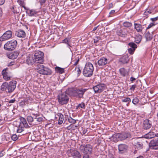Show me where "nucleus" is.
Returning a JSON list of instances; mask_svg holds the SVG:
<instances>
[{
	"instance_id": "f257e3e1",
	"label": "nucleus",
	"mask_w": 158,
	"mask_h": 158,
	"mask_svg": "<svg viewBox=\"0 0 158 158\" xmlns=\"http://www.w3.org/2000/svg\"><path fill=\"white\" fill-rule=\"evenodd\" d=\"M112 138H113L114 141H117L118 140L117 138L121 140H123L131 138V135L129 132H124L114 134L113 135Z\"/></svg>"
},
{
	"instance_id": "f03ea898",
	"label": "nucleus",
	"mask_w": 158,
	"mask_h": 158,
	"mask_svg": "<svg viewBox=\"0 0 158 158\" xmlns=\"http://www.w3.org/2000/svg\"><path fill=\"white\" fill-rule=\"evenodd\" d=\"M94 70L93 64L90 63H87L83 69V73L86 77H90L93 74Z\"/></svg>"
},
{
	"instance_id": "7ed1b4c3",
	"label": "nucleus",
	"mask_w": 158,
	"mask_h": 158,
	"mask_svg": "<svg viewBox=\"0 0 158 158\" xmlns=\"http://www.w3.org/2000/svg\"><path fill=\"white\" fill-rule=\"evenodd\" d=\"M36 69L37 72L40 74L46 75H50L52 74L51 70L43 64L38 65Z\"/></svg>"
},
{
	"instance_id": "20e7f679",
	"label": "nucleus",
	"mask_w": 158,
	"mask_h": 158,
	"mask_svg": "<svg viewBox=\"0 0 158 158\" xmlns=\"http://www.w3.org/2000/svg\"><path fill=\"white\" fill-rule=\"evenodd\" d=\"M79 149L84 154V155L89 156L93 152V146L89 144H82L80 146Z\"/></svg>"
},
{
	"instance_id": "39448f33",
	"label": "nucleus",
	"mask_w": 158,
	"mask_h": 158,
	"mask_svg": "<svg viewBox=\"0 0 158 158\" xmlns=\"http://www.w3.org/2000/svg\"><path fill=\"white\" fill-rule=\"evenodd\" d=\"M59 103L61 105L67 104L69 100V96L64 92L59 94L57 96Z\"/></svg>"
},
{
	"instance_id": "423d86ee",
	"label": "nucleus",
	"mask_w": 158,
	"mask_h": 158,
	"mask_svg": "<svg viewBox=\"0 0 158 158\" xmlns=\"http://www.w3.org/2000/svg\"><path fill=\"white\" fill-rule=\"evenodd\" d=\"M17 44L16 40H12L7 42L4 45V48L5 50L12 51L16 48Z\"/></svg>"
},
{
	"instance_id": "0eeeda50",
	"label": "nucleus",
	"mask_w": 158,
	"mask_h": 158,
	"mask_svg": "<svg viewBox=\"0 0 158 158\" xmlns=\"http://www.w3.org/2000/svg\"><path fill=\"white\" fill-rule=\"evenodd\" d=\"M34 58L36 64H42L44 61V53L40 51L36 52L34 55Z\"/></svg>"
},
{
	"instance_id": "6e6552de",
	"label": "nucleus",
	"mask_w": 158,
	"mask_h": 158,
	"mask_svg": "<svg viewBox=\"0 0 158 158\" xmlns=\"http://www.w3.org/2000/svg\"><path fill=\"white\" fill-rule=\"evenodd\" d=\"M132 143L136 150L141 149L143 148V144L142 142L139 140V138H133L132 140Z\"/></svg>"
},
{
	"instance_id": "1a4fd4ad",
	"label": "nucleus",
	"mask_w": 158,
	"mask_h": 158,
	"mask_svg": "<svg viewBox=\"0 0 158 158\" xmlns=\"http://www.w3.org/2000/svg\"><path fill=\"white\" fill-rule=\"evenodd\" d=\"M87 90L84 88L76 89L75 97L78 98H83V95Z\"/></svg>"
},
{
	"instance_id": "9d476101",
	"label": "nucleus",
	"mask_w": 158,
	"mask_h": 158,
	"mask_svg": "<svg viewBox=\"0 0 158 158\" xmlns=\"http://www.w3.org/2000/svg\"><path fill=\"white\" fill-rule=\"evenodd\" d=\"M106 88V85L103 84H98L93 87L95 93H100L102 92Z\"/></svg>"
},
{
	"instance_id": "9b49d317",
	"label": "nucleus",
	"mask_w": 158,
	"mask_h": 158,
	"mask_svg": "<svg viewBox=\"0 0 158 158\" xmlns=\"http://www.w3.org/2000/svg\"><path fill=\"white\" fill-rule=\"evenodd\" d=\"M149 147L152 149H158V138H155L152 140L149 143Z\"/></svg>"
},
{
	"instance_id": "f8f14e48",
	"label": "nucleus",
	"mask_w": 158,
	"mask_h": 158,
	"mask_svg": "<svg viewBox=\"0 0 158 158\" xmlns=\"http://www.w3.org/2000/svg\"><path fill=\"white\" fill-rule=\"evenodd\" d=\"M12 31L10 30H8L6 31L3 35L0 37V41H4L10 38L12 36Z\"/></svg>"
},
{
	"instance_id": "ddd939ff",
	"label": "nucleus",
	"mask_w": 158,
	"mask_h": 158,
	"mask_svg": "<svg viewBox=\"0 0 158 158\" xmlns=\"http://www.w3.org/2000/svg\"><path fill=\"white\" fill-rule=\"evenodd\" d=\"M68 154L69 157H76L77 158H80L81 155L80 153L77 150L71 149L68 151Z\"/></svg>"
},
{
	"instance_id": "4468645a",
	"label": "nucleus",
	"mask_w": 158,
	"mask_h": 158,
	"mask_svg": "<svg viewBox=\"0 0 158 158\" xmlns=\"http://www.w3.org/2000/svg\"><path fill=\"white\" fill-rule=\"evenodd\" d=\"M16 81H10L8 84L7 89L8 93L13 92L16 88Z\"/></svg>"
},
{
	"instance_id": "2eb2a0df",
	"label": "nucleus",
	"mask_w": 158,
	"mask_h": 158,
	"mask_svg": "<svg viewBox=\"0 0 158 158\" xmlns=\"http://www.w3.org/2000/svg\"><path fill=\"white\" fill-rule=\"evenodd\" d=\"M8 68H6L3 69L2 72L3 75V78L6 81H9L10 80L11 76H10V73L8 71Z\"/></svg>"
},
{
	"instance_id": "dca6fc26",
	"label": "nucleus",
	"mask_w": 158,
	"mask_h": 158,
	"mask_svg": "<svg viewBox=\"0 0 158 158\" xmlns=\"http://www.w3.org/2000/svg\"><path fill=\"white\" fill-rule=\"evenodd\" d=\"M152 126L151 121L148 119H146L143 122V128L144 130L149 129Z\"/></svg>"
},
{
	"instance_id": "f3484780",
	"label": "nucleus",
	"mask_w": 158,
	"mask_h": 158,
	"mask_svg": "<svg viewBox=\"0 0 158 158\" xmlns=\"http://www.w3.org/2000/svg\"><path fill=\"white\" fill-rule=\"evenodd\" d=\"M118 147L119 152L121 153L126 152L128 148V146L124 144H121L118 145Z\"/></svg>"
},
{
	"instance_id": "a211bd4d",
	"label": "nucleus",
	"mask_w": 158,
	"mask_h": 158,
	"mask_svg": "<svg viewBox=\"0 0 158 158\" xmlns=\"http://www.w3.org/2000/svg\"><path fill=\"white\" fill-rule=\"evenodd\" d=\"M19 51H15L14 52H11L7 54L8 57L11 59H14L16 58L19 54Z\"/></svg>"
},
{
	"instance_id": "6ab92c4d",
	"label": "nucleus",
	"mask_w": 158,
	"mask_h": 158,
	"mask_svg": "<svg viewBox=\"0 0 158 158\" xmlns=\"http://www.w3.org/2000/svg\"><path fill=\"white\" fill-rule=\"evenodd\" d=\"M26 62L29 65H32L35 64H36L34 57L32 56H28L27 57Z\"/></svg>"
},
{
	"instance_id": "aec40b11",
	"label": "nucleus",
	"mask_w": 158,
	"mask_h": 158,
	"mask_svg": "<svg viewBox=\"0 0 158 158\" xmlns=\"http://www.w3.org/2000/svg\"><path fill=\"white\" fill-rule=\"evenodd\" d=\"M33 116H27V119L29 123V124L31 125H35V124L34 123V120L35 119V118H36L35 116V114H32Z\"/></svg>"
},
{
	"instance_id": "412c9836",
	"label": "nucleus",
	"mask_w": 158,
	"mask_h": 158,
	"mask_svg": "<svg viewBox=\"0 0 158 158\" xmlns=\"http://www.w3.org/2000/svg\"><path fill=\"white\" fill-rule=\"evenodd\" d=\"M127 31L126 29H118L116 31L117 34L121 37H125L127 34Z\"/></svg>"
},
{
	"instance_id": "4be33fe9",
	"label": "nucleus",
	"mask_w": 158,
	"mask_h": 158,
	"mask_svg": "<svg viewBox=\"0 0 158 158\" xmlns=\"http://www.w3.org/2000/svg\"><path fill=\"white\" fill-rule=\"evenodd\" d=\"M76 89L69 88L64 92L70 96H75Z\"/></svg>"
},
{
	"instance_id": "5701e85b",
	"label": "nucleus",
	"mask_w": 158,
	"mask_h": 158,
	"mask_svg": "<svg viewBox=\"0 0 158 158\" xmlns=\"http://www.w3.org/2000/svg\"><path fill=\"white\" fill-rule=\"evenodd\" d=\"M15 35L18 37L24 38L25 36L26 33L23 30H19L15 31Z\"/></svg>"
},
{
	"instance_id": "b1692460",
	"label": "nucleus",
	"mask_w": 158,
	"mask_h": 158,
	"mask_svg": "<svg viewBox=\"0 0 158 158\" xmlns=\"http://www.w3.org/2000/svg\"><path fill=\"white\" fill-rule=\"evenodd\" d=\"M55 118L57 119L58 118V124H61L63 122L64 118L63 115L60 113H58V114L55 115Z\"/></svg>"
},
{
	"instance_id": "393cba45",
	"label": "nucleus",
	"mask_w": 158,
	"mask_h": 158,
	"mask_svg": "<svg viewBox=\"0 0 158 158\" xmlns=\"http://www.w3.org/2000/svg\"><path fill=\"white\" fill-rule=\"evenodd\" d=\"M135 29L138 32H141L144 28V26L140 24L135 23L134 24Z\"/></svg>"
},
{
	"instance_id": "a878e982",
	"label": "nucleus",
	"mask_w": 158,
	"mask_h": 158,
	"mask_svg": "<svg viewBox=\"0 0 158 158\" xmlns=\"http://www.w3.org/2000/svg\"><path fill=\"white\" fill-rule=\"evenodd\" d=\"M19 124L21 125V126H22L25 128H27L29 127L28 125V124L26 119L23 117H21L20 118Z\"/></svg>"
},
{
	"instance_id": "bb28decb",
	"label": "nucleus",
	"mask_w": 158,
	"mask_h": 158,
	"mask_svg": "<svg viewBox=\"0 0 158 158\" xmlns=\"http://www.w3.org/2000/svg\"><path fill=\"white\" fill-rule=\"evenodd\" d=\"M107 60L106 58L103 57L98 61V64L99 66H103L107 64Z\"/></svg>"
},
{
	"instance_id": "cd10ccee",
	"label": "nucleus",
	"mask_w": 158,
	"mask_h": 158,
	"mask_svg": "<svg viewBox=\"0 0 158 158\" xmlns=\"http://www.w3.org/2000/svg\"><path fill=\"white\" fill-rule=\"evenodd\" d=\"M129 61L128 56L127 55H125L119 59V61L123 64L127 63Z\"/></svg>"
},
{
	"instance_id": "c85d7f7f",
	"label": "nucleus",
	"mask_w": 158,
	"mask_h": 158,
	"mask_svg": "<svg viewBox=\"0 0 158 158\" xmlns=\"http://www.w3.org/2000/svg\"><path fill=\"white\" fill-rule=\"evenodd\" d=\"M26 13L30 16H32L36 15L37 12H36L35 10L32 9L29 10L28 8H27V9H26Z\"/></svg>"
},
{
	"instance_id": "c756f323",
	"label": "nucleus",
	"mask_w": 158,
	"mask_h": 158,
	"mask_svg": "<svg viewBox=\"0 0 158 158\" xmlns=\"http://www.w3.org/2000/svg\"><path fill=\"white\" fill-rule=\"evenodd\" d=\"M156 136V135L154 132L150 131L144 135V137L146 139H151Z\"/></svg>"
},
{
	"instance_id": "7c9ffc66",
	"label": "nucleus",
	"mask_w": 158,
	"mask_h": 158,
	"mask_svg": "<svg viewBox=\"0 0 158 158\" xmlns=\"http://www.w3.org/2000/svg\"><path fill=\"white\" fill-rule=\"evenodd\" d=\"M35 116L36 118H35L34 120V123L35 125L38 124L39 123L41 122L43 120V118L42 117H39V115L37 114H35Z\"/></svg>"
},
{
	"instance_id": "2f4dec72",
	"label": "nucleus",
	"mask_w": 158,
	"mask_h": 158,
	"mask_svg": "<svg viewBox=\"0 0 158 158\" xmlns=\"http://www.w3.org/2000/svg\"><path fill=\"white\" fill-rule=\"evenodd\" d=\"M17 2L21 8H23L25 10L27 9V7L26 6V2L24 0H18Z\"/></svg>"
},
{
	"instance_id": "473e14b6",
	"label": "nucleus",
	"mask_w": 158,
	"mask_h": 158,
	"mask_svg": "<svg viewBox=\"0 0 158 158\" xmlns=\"http://www.w3.org/2000/svg\"><path fill=\"white\" fill-rule=\"evenodd\" d=\"M119 72L121 75L123 77H125L128 74L127 70L123 68L119 69Z\"/></svg>"
},
{
	"instance_id": "72a5a7b5",
	"label": "nucleus",
	"mask_w": 158,
	"mask_h": 158,
	"mask_svg": "<svg viewBox=\"0 0 158 158\" xmlns=\"http://www.w3.org/2000/svg\"><path fill=\"white\" fill-rule=\"evenodd\" d=\"M135 42L137 44L140 43L142 39V36L139 34H138L135 35Z\"/></svg>"
},
{
	"instance_id": "f704fd0d",
	"label": "nucleus",
	"mask_w": 158,
	"mask_h": 158,
	"mask_svg": "<svg viewBox=\"0 0 158 158\" xmlns=\"http://www.w3.org/2000/svg\"><path fill=\"white\" fill-rule=\"evenodd\" d=\"M25 128L23 127L22 126H21V125L19 124V127L18 128V129L17 130V133H22V135H23L25 134V133H23V131L24 130V129Z\"/></svg>"
},
{
	"instance_id": "c9c22d12",
	"label": "nucleus",
	"mask_w": 158,
	"mask_h": 158,
	"mask_svg": "<svg viewBox=\"0 0 158 158\" xmlns=\"http://www.w3.org/2000/svg\"><path fill=\"white\" fill-rule=\"evenodd\" d=\"M145 36L147 41L150 40L152 38V35L149 32H148L145 34Z\"/></svg>"
},
{
	"instance_id": "e433bc0d",
	"label": "nucleus",
	"mask_w": 158,
	"mask_h": 158,
	"mask_svg": "<svg viewBox=\"0 0 158 158\" xmlns=\"http://www.w3.org/2000/svg\"><path fill=\"white\" fill-rule=\"evenodd\" d=\"M8 87V83L6 82L3 83L1 86V90L2 91H5Z\"/></svg>"
},
{
	"instance_id": "4c0bfd02",
	"label": "nucleus",
	"mask_w": 158,
	"mask_h": 158,
	"mask_svg": "<svg viewBox=\"0 0 158 158\" xmlns=\"http://www.w3.org/2000/svg\"><path fill=\"white\" fill-rule=\"evenodd\" d=\"M55 70L56 71L60 73H62L64 72V69L61 68L59 67H56L55 68Z\"/></svg>"
},
{
	"instance_id": "58836bf2",
	"label": "nucleus",
	"mask_w": 158,
	"mask_h": 158,
	"mask_svg": "<svg viewBox=\"0 0 158 158\" xmlns=\"http://www.w3.org/2000/svg\"><path fill=\"white\" fill-rule=\"evenodd\" d=\"M123 25L125 27H129L132 26V24L130 22H125L123 23Z\"/></svg>"
},
{
	"instance_id": "ea45409f",
	"label": "nucleus",
	"mask_w": 158,
	"mask_h": 158,
	"mask_svg": "<svg viewBox=\"0 0 158 158\" xmlns=\"http://www.w3.org/2000/svg\"><path fill=\"white\" fill-rule=\"evenodd\" d=\"M128 45L130 47V48L135 49V48H137V45L134 43H129Z\"/></svg>"
},
{
	"instance_id": "a19ab883",
	"label": "nucleus",
	"mask_w": 158,
	"mask_h": 158,
	"mask_svg": "<svg viewBox=\"0 0 158 158\" xmlns=\"http://www.w3.org/2000/svg\"><path fill=\"white\" fill-rule=\"evenodd\" d=\"M70 38L69 37H67L65 38L63 40V42L67 44L69 46V43L70 42Z\"/></svg>"
},
{
	"instance_id": "79ce46f5",
	"label": "nucleus",
	"mask_w": 158,
	"mask_h": 158,
	"mask_svg": "<svg viewBox=\"0 0 158 158\" xmlns=\"http://www.w3.org/2000/svg\"><path fill=\"white\" fill-rule=\"evenodd\" d=\"M139 102V99L136 97H135L132 101V103L135 105H136Z\"/></svg>"
},
{
	"instance_id": "37998d69",
	"label": "nucleus",
	"mask_w": 158,
	"mask_h": 158,
	"mask_svg": "<svg viewBox=\"0 0 158 158\" xmlns=\"http://www.w3.org/2000/svg\"><path fill=\"white\" fill-rule=\"evenodd\" d=\"M68 121L69 123L72 124H75L76 123V120L73 119L71 117H69L68 118Z\"/></svg>"
},
{
	"instance_id": "c03bdc74",
	"label": "nucleus",
	"mask_w": 158,
	"mask_h": 158,
	"mask_svg": "<svg viewBox=\"0 0 158 158\" xmlns=\"http://www.w3.org/2000/svg\"><path fill=\"white\" fill-rule=\"evenodd\" d=\"M80 107L81 108L85 109V104L84 102H82L79 104L77 107L76 108L78 109Z\"/></svg>"
},
{
	"instance_id": "a18cd8bd",
	"label": "nucleus",
	"mask_w": 158,
	"mask_h": 158,
	"mask_svg": "<svg viewBox=\"0 0 158 158\" xmlns=\"http://www.w3.org/2000/svg\"><path fill=\"white\" fill-rule=\"evenodd\" d=\"M101 38L100 36H96L94 39V43H96L98 42V41L101 40Z\"/></svg>"
},
{
	"instance_id": "49530a36",
	"label": "nucleus",
	"mask_w": 158,
	"mask_h": 158,
	"mask_svg": "<svg viewBox=\"0 0 158 158\" xmlns=\"http://www.w3.org/2000/svg\"><path fill=\"white\" fill-rule=\"evenodd\" d=\"M66 129L68 130L73 131L74 130L73 125L72 124L66 127Z\"/></svg>"
},
{
	"instance_id": "de8ad7c7",
	"label": "nucleus",
	"mask_w": 158,
	"mask_h": 158,
	"mask_svg": "<svg viewBox=\"0 0 158 158\" xmlns=\"http://www.w3.org/2000/svg\"><path fill=\"white\" fill-rule=\"evenodd\" d=\"M75 71L76 73H77V77H78L80 75L81 73V71L79 68H75Z\"/></svg>"
},
{
	"instance_id": "09e8293b",
	"label": "nucleus",
	"mask_w": 158,
	"mask_h": 158,
	"mask_svg": "<svg viewBox=\"0 0 158 158\" xmlns=\"http://www.w3.org/2000/svg\"><path fill=\"white\" fill-rule=\"evenodd\" d=\"M122 102H128L129 103L130 102H131V99L127 97L124 99H123L122 100Z\"/></svg>"
},
{
	"instance_id": "8fccbe9b",
	"label": "nucleus",
	"mask_w": 158,
	"mask_h": 158,
	"mask_svg": "<svg viewBox=\"0 0 158 158\" xmlns=\"http://www.w3.org/2000/svg\"><path fill=\"white\" fill-rule=\"evenodd\" d=\"M11 139L13 141H16L18 139V137L16 135L14 134L11 136Z\"/></svg>"
},
{
	"instance_id": "3c124183",
	"label": "nucleus",
	"mask_w": 158,
	"mask_h": 158,
	"mask_svg": "<svg viewBox=\"0 0 158 158\" xmlns=\"http://www.w3.org/2000/svg\"><path fill=\"white\" fill-rule=\"evenodd\" d=\"M135 50V49L129 48L128 49V52L130 54H133Z\"/></svg>"
},
{
	"instance_id": "603ef678",
	"label": "nucleus",
	"mask_w": 158,
	"mask_h": 158,
	"mask_svg": "<svg viewBox=\"0 0 158 158\" xmlns=\"http://www.w3.org/2000/svg\"><path fill=\"white\" fill-rule=\"evenodd\" d=\"M155 25V24L154 23H152L150 24L148 26V27L147 28L146 30L149 29L151 28L152 27L154 26Z\"/></svg>"
},
{
	"instance_id": "864d4df0",
	"label": "nucleus",
	"mask_w": 158,
	"mask_h": 158,
	"mask_svg": "<svg viewBox=\"0 0 158 158\" xmlns=\"http://www.w3.org/2000/svg\"><path fill=\"white\" fill-rule=\"evenodd\" d=\"M150 20L152 21L153 23L158 20V16L154 18H151L150 19Z\"/></svg>"
},
{
	"instance_id": "5fc2aeb1",
	"label": "nucleus",
	"mask_w": 158,
	"mask_h": 158,
	"mask_svg": "<svg viewBox=\"0 0 158 158\" xmlns=\"http://www.w3.org/2000/svg\"><path fill=\"white\" fill-rule=\"evenodd\" d=\"M136 85L134 84L131 86L130 88V89L131 90H132L134 91L136 88Z\"/></svg>"
},
{
	"instance_id": "6e6d98bb",
	"label": "nucleus",
	"mask_w": 158,
	"mask_h": 158,
	"mask_svg": "<svg viewBox=\"0 0 158 158\" xmlns=\"http://www.w3.org/2000/svg\"><path fill=\"white\" fill-rule=\"evenodd\" d=\"M16 101V100L15 98H14L12 99H11L8 101H7L10 103H14Z\"/></svg>"
},
{
	"instance_id": "4d7b16f0",
	"label": "nucleus",
	"mask_w": 158,
	"mask_h": 158,
	"mask_svg": "<svg viewBox=\"0 0 158 158\" xmlns=\"http://www.w3.org/2000/svg\"><path fill=\"white\" fill-rule=\"evenodd\" d=\"M46 0H42L40 1V4L41 6L43 5L45 2Z\"/></svg>"
},
{
	"instance_id": "13d9d810",
	"label": "nucleus",
	"mask_w": 158,
	"mask_h": 158,
	"mask_svg": "<svg viewBox=\"0 0 158 158\" xmlns=\"http://www.w3.org/2000/svg\"><path fill=\"white\" fill-rule=\"evenodd\" d=\"M5 0H0V5H3L5 2Z\"/></svg>"
},
{
	"instance_id": "bf43d9fd",
	"label": "nucleus",
	"mask_w": 158,
	"mask_h": 158,
	"mask_svg": "<svg viewBox=\"0 0 158 158\" xmlns=\"http://www.w3.org/2000/svg\"><path fill=\"white\" fill-rule=\"evenodd\" d=\"M79 61V58H78L77 59L76 61L74 64L73 65H76L78 63Z\"/></svg>"
},
{
	"instance_id": "052dcab7",
	"label": "nucleus",
	"mask_w": 158,
	"mask_h": 158,
	"mask_svg": "<svg viewBox=\"0 0 158 158\" xmlns=\"http://www.w3.org/2000/svg\"><path fill=\"white\" fill-rule=\"evenodd\" d=\"M83 158H91L90 156L86 155H84L83 156Z\"/></svg>"
},
{
	"instance_id": "680f3d73",
	"label": "nucleus",
	"mask_w": 158,
	"mask_h": 158,
	"mask_svg": "<svg viewBox=\"0 0 158 158\" xmlns=\"http://www.w3.org/2000/svg\"><path fill=\"white\" fill-rule=\"evenodd\" d=\"M136 80V79L135 78H134V77H131L130 78V80L132 82L133 81L135 80Z\"/></svg>"
},
{
	"instance_id": "e2e57ef3",
	"label": "nucleus",
	"mask_w": 158,
	"mask_h": 158,
	"mask_svg": "<svg viewBox=\"0 0 158 158\" xmlns=\"http://www.w3.org/2000/svg\"><path fill=\"white\" fill-rule=\"evenodd\" d=\"M115 12V10H111V11H110V12L109 13V14H111H111H113L114 13V12Z\"/></svg>"
},
{
	"instance_id": "0e129e2a",
	"label": "nucleus",
	"mask_w": 158,
	"mask_h": 158,
	"mask_svg": "<svg viewBox=\"0 0 158 158\" xmlns=\"http://www.w3.org/2000/svg\"><path fill=\"white\" fill-rule=\"evenodd\" d=\"M97 28H98V27H94L93 29V31H94L96 30L97 29Z\"/></svg>"
},
{
	"instance_id": "69168bd1",
	"label": "nucleus",
	"mask_w": 158,
	"mask_h": 158,
	"mask_svg": "<svg viewBox=\"0 0 158 158\" xmlns=\"http://www.w3.org/2000/svg\"><path fill=\"white\" fill-rule=\"evenodd\" d=\"M3 156V154L2 153H0V157H2Z\"/></svg>"
},
{
	"instance_id": "338daca9",
	"label": "nucleus",
	"mask_w": 158,
	"mask_h": 158,
	"mask_svg": "<svg viewBox=\"0 0 158 158\" xmlns=\"http://www.w3.org/2000/svg\"><path fill=\"white\" fill-rule=\"evenodd\" d=\"M73 127H74V129L75 130L76 128H77L78 127V126L77 125H73Z\"/></svg>"
},
{
	"instance_id": "774afa93",
	"label": "nucleus",
	"mask_w": 158,
	"mask_h": 158,
	"mask_svg": "<svg viewBox=\"0 0 158 158\" xmlns=\"http://www.w3.org/2000/svg\"><path fill=\"white\" fill-rule=\"evenodd\" d=\"M136 158H143V156H139V157H136Z\"/></svg>"
}]
</instances>
